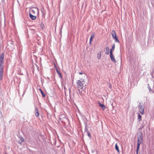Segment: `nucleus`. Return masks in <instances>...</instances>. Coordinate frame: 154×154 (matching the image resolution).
<instances>
[{"instance_id": "19", "label": "nucleus", "mask_w": 154, "mask_h": 154, "mask_svg": "<svg viewBox=\"0 0 154 154\" xmlns=\"http://www.w3.org/2000/svg\"><path fill=\"white\" fill-rule=\"evenodd\" d=\"M141 117H142V116H141V115H140V114H139L138 115V121H139L141 120Z\"/></svg>"}, {"instance_id": "18", "label": "nucleus", "mask_w": 154, "mask_h": 154, "mask_svg": "<svg viewBox=\"0 0 154 154\" xmlns=\"http://www.w3.org/2000/svg\"><path fill=\"white\" fill-rule=\"evenodd\" d=\"M141 143V141H140V140L139 139V138L137 140V146H138V145L139 146V147H140V144Z\"/></svg>"}, {"instance_id": "7", "label": "nucleus", "mask_w": 154, "mask_h": 154, "mask_svg": "<svg viewBox=\"0 0 154 154\" xmlns=\"http://www.w3.org/2000/svg\"><path fill=\"white\" fill-rule=\"evenodd\" d=\"M18 138L19 140L18 141V143L19 144H21L22 142H23L24 140L23 137L20 136H18Z\"/></svg>"}, {"instance_id": "14", "label": "nucleus", "mask_w": 154, "mask_h": 154, "mask_svg": "<svg viewBox=\"0 0 154 154\" xmlns=\"http://www.w3.org/2000/svg\"><path fill=\"white\" fill-rule=\"evenodd\" d=\"M106 54L108 55L109 53V47L108 46H107L106 48Z\"/></svg>"}, {"instance_id": "24", "label": "nucleus", "mask_w": 154, "mask_h": 154, "mask_svg": "<svg viewBox=\"0 0 154 154\" xmlns=\"http://www.w3.org/2000/svg\"><path fill=\"white\" fill-rule=\"evenodd\" d=\"M83 73H82V72H80L79 73V74H83Z\"/></svg>"}, {"instance_id": "3", "label": "nucleus", "mask_w": 154, "mask_h": 154, "mask_svg": "<svg viewBox=\"0 0 154 154\" xmlns=\"http://www.w3.org/2000/svg\"><path fill=\"white\" fill-rule=\"evenodd\" d=\"M111 34L113 38L115 40L116 42H119V40L117 37L116 34L114 30H112L111 32Z\"/></svg>"}, {"instance_id": "16", "label": "nucleus", "mask_w": 154, "mask_h": 154, "mask_svg": "<svg viewBox=\"0 0 154 154\" xmlns=\"http://www.w3.org/2000/svg\"><path fill=\"white\" fill-rule=\"evenodd\" d=\"M39 90L41 92V94H42V96L43 97H45V93L43 92V91H42V90L41 89H39Z\"/></svg>"}, {"instance_id": "5", "label": "nucleus", "mask_w": 154, "mask_h": 154, "mask_svg": "<svg viewBox=\"0 0 154 154\" xmlns=\"http://www.w3.org/2000/svg\"><path fill=\"white\" fill-rule=\"evenodd\" d=\"M110 57L111 60L112 61H113L115 63H116L117 62L116 60L115 59V57L113 55L112 53H110Z\"/></svg>"}, {"instance_id": "21", "label": "nucleus", "mask_w": 154, "mask_h": 154, "mask_svg": "<svg viewBox=\"0 0 154 154\" xmlns=\"http://www.w3.org/2000/svg\"><path fill=\"white\" fill-rule=\"evenodd\" d=\"M101 57V55L100 54L99 56H98L97 58L98 59H100Z\"/></svg>"}, {"instance_id": "11", "label": "nucleus", "mask_w": 154, "mask_h": 154, "mask_svg": "<svg viewBox=\"0 0 154 154\" xmlns=\"http://www.w3.org/2000/svg\"><path fill=\"white\" fill-rule=\"evenodd\" d=\"M115 48V44L114 43L112 46V48L110 50V53H112V52L114 50Z\"/></svg>"}, {"instance_id": "15", "label": "nucleus", "mask_w": 154, "mask_h": 154, "mask_svg": "<svg viewBox=\"0 0 154 154\" xmlns=\"http://www.w3.org/2000/svg\"><path fill=\"white\" fill-rule=\"evenodd\" d=\"M115 148H116V149L117 151L119 153L120 151H119V147L118 146V145H117V143H116V145H115Z\"/></svg>"}, {"instance_id": "13", "label": "nucleus", "mask_w": 154, "mask_h": 154, "mask_svg": "<svg viewBox=\"0 0 154 154\" xmlns=\"http://www.w3.org/2000/svg\"><path fill=\"white\" fill-rule=\"evenodd\" d=\"M57 72L58 75L59 77H62L61 73L58 70V69L56 68Z\"/></svg>"}, {"instance_id": "1", "label": "nucleus", "mask_w": 154, "mask_h": 154, "mask_svg": "<svg viewBox=\"0 0 154 154\" xmlns=\"http://www.w3.org/2000/svg\"><path fill=\"white\" fill-rule=\"evenodd\" d=\"M4 54L2 53L0 55V77H2L3 75V65L4 64Z\"/></svg>"}, {"instance_id": "6", "label": "nucleus", "mask_w": 154, "mask_h": 154, "mask_svg": "<svg viewBox=\"0 0 154 154\" xmlns=\"http://www.w3.org/2000/svg\"><path fill=\"white\" fill-rule=\"evenodd\" d=\"M35 116L36 117H38L39 115V113L38 112V109L37 107H35Z\"/></svg>"}, {"instance_id": "2", "label": "nucleus", "mask_w": 154, "mask_h": 154, "mask_svg": "<svg viewBox=\"0 0 154 154\" xmlns=\"http://www.w3.org/2000/svg\"><path fill=\"white\" fill-rule=\"evenodd\" d=\"M85 81L84 79H81L78 80L77 82V88L78 90L79 91V89L85 90L86 88V87L85 86L84 84L85 83Z\"/></svg>"}, {"instance_id": "12", "label": "nucleus", "mask_w": 154, "mask_h": 154, "mask_svg": "<svg viewBox=\"0 0 154 154\" xmlns=\"http://www.w3.org/2000/svg\"><path fill=\"white\" fill-rule=\"evenodd\" d=\"M95 35V32H93V33L91 34V38L90 39V43H91V41L92 40V38L94 37Z\"/></svg>"}, {"instance_id": "9", "label": "nucleus", "mask_w": 154, "mask_h": 154, "mask_svg": "<svg viewBox=\"0 0 154 154\" xmlns=\"http://www.w3.org/2000/svg\"><path fill=\"white\" fill-rule=\"evenodd\" d=\"M99 106L101 107L102 110H104L105 109L106 107L103 104H101L100 102L98 103Z\"/></svg>"}, {"instance_id": "25", "label": "nucleus", "mask_w": 154, "mask_h": 154, "mask_svg": "<svg viewBox=\"0 0 154 154\" xmlns=\"http://www.w3.org/2000/svg\"><path fill=\"white\" fill-rule=\"evenodd\" d=\"M31 11V12H33L34 13V12H34V11H33V10H32Z\"/></svg>"}, {"instance_id": "4", "label": "nucleus", "mask_w": 154, "mask_h": 154, "mask_svg": "<svg viewBox=\"0 0 154 154\" xmlns=\"http://www.w3.org/2000/svg\"><path fill=\"white\" fill-rule=\"evenodd\" d=\"M138 107L139 108V110L140 113L142 115H143L144 113V108L143 105H141L140 103H139V105L138 106Z\"/></svg>"}, {"instance_id": "22", "label": "nucleus", "mask_w": 154, "mask_h": 154, "mask_svg": "<svg viewBox=\"0 0 154 154\" xmlns=\"http://www.w3.org/2000/svg\"><path fill=\"white\" fill-rule=\"evenodd\" d=\"M149 90L150 91H152V90L150 88H149Z\"/></svg>"}, {"instance_id": "8", "label": "nucleus", "mask_w": 154, "mask_h": 154, "mask_svg": "<svg viewBox=\"0 0 154 154\" xmlns=\"http://www.w3.org/2000/svg\"><path fill=\"white\" fill-rule=\"evenodd\" d=\"M85 133H86L88 136L90 137V138H91V134L89 131L88 130L86 127L85 128Z\"/></svg>"}, {"instance_id": "27", "label": "nucleus", "mask_w": 154, "mask_h": 154, "mask_svg": "<svg viewBox=\"0 0 154 154\" xmlns=\"http://www.w3.org/2000/svg\"><path fill=\"white\" fill-rule=\"evenodd\" d=\"M140 138L141 139V140H142V138H141V136H140Z\"/></svg>"}, {"instance_id": "17", "label": "nucleus", "mask_w": 154, "mask_h": 154, "mask_svg": "<svg viewBox=\"0 0 154 154\" xmlns=\"http://www.w3.org/2000/svg\"><path fill=\"white\" fill-rule=\"evenodd\" d=\"M146 122L145 120H144V121H143V122H142V128H143L145 125L146 124Z\"/></svg>"}, {"instance_id": "23", "label": "nucleus", "mask_w": 154, "mask_h": 154, "mask_svg": "<svg viewBox=\"0 0 154 154\" xmlns=\"http://www.w3.org/2000/svg\"><path fill=\"white\" fill-rule=\"evenodd\" d=\"M109 88H111V85H110L109 86Z\"/></svg>"}, {"instance_id": "26", "label": "nucleus", "mask_w": 154, "mask_h": 154, "mask_svg": "<svg viewBox=\"0 0 154 154\" xmlns=\"http://www.w3.org/2000/svg\"><path fill=\"white\" fill-rule=\"evenodd\" d=\"M2 79V78H0V80H1Z\"/></svg>"}, {"instance_id": "10", "label": "nucleus", "mask_w": 154, "mask_h": 154, "mask_svg": "<svg viewBox=\"0 0 154 154\" xmlns=\"http://www.w3.org/2000/svg\"><path fill=\"white\" fill-rule=\"evenodd\" d=\"M29 16L30 18L32 20H35L36 19V17L32 15L31 13H29Z\"/></svg>"}, {"instance_id": "20", "label": "nucleus", "mask_w": 154, "mask_h": 154, "mask_svg": "<svg viewBox=\"0 0 154 154\" xmlns=\"http://www.w3.org/2000/svg\"><path fill=\"white\" fill-rule=\"evenodd\" d=\"M140 147H139V146L138 145V146H137V149L136 150V153L137 154H138V150L139 149Z\"/></svg>"}]
</instances>
